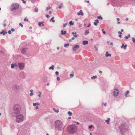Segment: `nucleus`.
I'll use <instances>...</instances> for the list:
<instances>
[{
    "label": "nucleus",
    "instance_id": "f257e3e1",
    "mask_svg": "<svg viewBox=\"0 0 135 135\" xmlns=\"http://www.w3.org/2000/svg\"><path fill=\"white\" fill-rule=\"evenodd\" d=\"M67 130L68 132L70 134H74L77 130L76 126L75 124L69 125L68 126Z\"/></svg>",
    "mask_w": 135,
    "mask_h": 135
},
{
    "label": "nucleus",
    "instance_id": "f03ea898",
    "mask_svg": "<svg viewBox=\"0 0 135 135\" xmlns=\"http://www.w3.org/2000/svg\"><path fill=\"white\" fill-rule=\"evenodd\" d=\"M13 112L12 113V115L15 117L17 115L20 113V110L21 109L20 106L18 105H15L13 106Z\"/></svg>",
    "mask_w": 135,
    "mask_h": 135
},
{
    "label": "nucleus",
    "instance_id": "7ed1b4c3",
    "mask_svg": "<svg viewBox=\"0 0 135 135\" xmlns=\"http://www.w3.org/2000/svg\"><path fill=\"white\" fill-rule=\"evenodd\" d=\"M55 126L59 130H61L63 129L64 125L62 122L59 120H56L55 123Z\"/></svg>",
    "mask_w": 135,
    "mask_h": 135
},
{
    "label": "nucleus",
    "instance_id": "20e7f679",
    "mask_svg": "<svg viewBox=\"0 0 135 135\" xmlns=\"http://www.w3.org/2000/svg\"><path fill=\"white\" fill-rule=\"evenodd\" d=\"M16 119V121L18 123H20L23 121L24 119V117L23 115L21 114L17 115Z\"/></svg>",
    "mask_w": 135,
    "mask_h": 135
},
{
    "label": "nucleus",
    "instance_id": "39448f33",
    "mask_svg": "<svg viewBox=\"0 0 135 135\" xmlns=\"http://www.w3.org/2000/svg\"><path fill=\"white\" fill-rule=\"evenodd\" d=\"M20 87L18 85L15 84L12 86V90L16 93H18L20 91Z\"/></svg>",
    "mask_w": 135,
    "mask_h": 135
},
{
    "label": "nucleus",
    "instance_id": "423d86ee",
    "mask_svg": "<svg viewBox=\"0 0 135 135\" xmlns=\"http://www.w3.org/2000/svg\"><path fill=\"white\" fill-rule=\"evenodd\" d=\"M19 5L18 3H14L12 5L10 8V9L11 11H13L17 9L19 7Z\"/></svg>",
    "mask_w": 135,
    "mask_h": 135
},
{
    "label": "nucleus",
    "instance_id": "0eeeda50",
    "mask_svg": "<svg viewBox=\"0 0 135 135\" xmlns=\"http://www.w3.org/2000/svg\"><path fill=\"white\" fill-rule=\"evenodd\" d=\"M18 65L20 69L21 70L23 69L24 68L25 65L23 63L19 62L18 64Z\"/></svg>",
    "mask_w": 135,
    "mask_h": 135
},
{
    "label": "nucleus",
    "instance_id": "6e6552de",
    "mask_svg": "<svg viewBox=\"0 0 135 135\" xmlns=\"http://www.w3.org/2000/svg\"><path fill=\"white\" fill-rule=\"evenodd\" d=\"M119 94L118 90V89H115L114 90L113 95L115 97H117Z\"/></svg>",
    "mask_w": 135,
    "mask_h": 135
},
{
    "label": "nucleus",
    "instance_id": "1a4fd4ad",
    "mask_svg": "<svg viewBox=\"0 0 135 135\" xmlns=\"http://www.w3.org/2000/svg\"><path fill=\"white\" fill-rule=\"evenodd\" d=\"M27 49V48H23L21 50V52L22 54H25L26 52Z\"/></svg>",
    "mask_w": 135,
    "mask_h": 135
},
{
    "label": "nucleus",
    "instance_id": "9d476101",
    "mask_svg": "<svg viewBox=\"0 0 135 135\" xmlns=\"http://www.w3.org/2000/svg\"><path fill=\"white\" fill-rule=\"evenodd\" d=\"M79 46L78 45H75L74 47L73 48V50L74 51H76L77 49L79 48Z\"/></svg>",
    "mask_w": 135,
    "mask_h": 135
},
{
    "label": "nucleus",
    "instance_id": "9b49d317",
    "mask_svg": "<svg viewBox=\"0 0 135 135\" xmlns=\"http://www.w3.org/2000/svg\"><path fill=\"white\" fill-rule=\"evenodd\" d=\"M127 46V45H124V44H122V45L120 47L122 49L123 48L124 49H126V48Z\"/></svg>",
    "mask_w": 135,
    "mask_h": 135
},
{
    "label": "nucleus",
    "instance_id": "f8f14e48",
    "mask_svg": "<svg viewBox=\"0 0 135 135\" xmlns=\"http://www.w3.org/2000/svg\"><path fill=\"white\" fill-rule=\"evenodd\" d=\"M42 81L44 82H46L47 80V78L46 76H44L42 79Z\"/></svg>",
    "mask_w": 135,
    "mask_h": 135
},
{
    "label": "nucleus",
    "instance_id": "ddd939ff",
    "mask_svg": "<svg viewBox=\"0 0 135 135\" xmlns=\"http://www.w3.org/2000/svg\"><path fill=\"white\" fill-rule=\"evenodd\" d=\"M77 15H78L79 16L80 15L81 16H83L84 15V13L83 12V11L81 10L78 13Z\"/></svg>",
    "mask_w": 135,
    "mask_h": 135
},
{
    "label": "nucleus",
    "instance_id": "4468645a",
    "mask_svg": "<svg viewBox=\"0 0 135 135\" xmlns=\"http://www.w3.org/2000/svg\"><path fill=\"white\" fill-rule=\"evenodd\" d=\"M95 22L94 23V24L95 26H97L98 25V23H99V20L98 19H96L95 20Z\"/></svg>",
    "mask_w": 135,
    "mask_h": 135
},
{
    "label": "nucleus",
    "instance_id": "2eb2a0df",
    "mask_svg": "<svg viewBox=\"0 0 135 135\" xmlns=\"http://www.w3.org/2000/svg\"><path fill=\"white\" fill-rule=\"evenodd\" d=\"M66 33V31H64L63 30H62L61 31V33L62 35H64Z\"/></svg>",
    "mask_w": 135,
    "mask_h": 135
},
{
    "label": "nucleus",
    "instance_id": "dca6fc26",
    "mask_svg": "<svg viewBox=\"0 0 135 135\" xmlns=\"http://www.w3.org/2000/svg\"><path fill=\"white\" fill-rule=\"evenodd\" d=\"M106 54L105 55V56L106 57H108V56H111V54H109L108 53V51L106 52Z\"/></svg>",
    "mask_w": 135,
    "mask_h": 135
},
{
    "label": "nucleus",
    "instance_id": "f3484780",
    "mask_svg": "<svg viewBox=\"0 0 135 135\" xmlns=\"http://www.w3.org/2000/svg\"><path fill=\"white\" fill-rule=\"evenodd\" d=\"M89 33V30H86L85 31V33L84 34L85 35H87Z\"/></svg>",
    "mask_w": 135,
    "mask_h": 135
},
{
    "label": "nucleus",
    "instance_id": "a211bd4d",
    "mask_svg": "<svg viewBox=\"0 0 135 135\" xmlns=\"http://www.w3.org/2000/svg\"><path fill=\"white\" fill-rule=\"evenodd\" d=\"M88 42L87 41H84L83 42V45H85L86 44H88Z\"/></svg>",
    "mask_w": 135,
    "mask_h": 135
},
{
    "label": "nucleus",
    "instance_id": "6ab92c4d",
    "mask_svg": "<svg viewBox=\"0 0 135 135\" xmlns=\"http://www.w3.org/2000/svg\"><path fill=\"white\" fill-rule=\"evenodd\" d=\"M7 32L6 31H2L0 32V33L1 34H2L3 35H5L6 33H7Z\"/></svg>",
    "mask_w": 135,
    "mask_h": 135
},
{
    "label": "nucleus",
    "instance_id": "aec40b11",
    "mask_svg": "<svg viewBox=\"0 0 135 135\" xmlns=\"http://www.w3.org/2000/svg\"><path fill=\"white\" fill-rule=\"evenodd\" d=\"M110 119L109 118H108L107 120H105V122L107 123V124H109V121Z\"/></svg>",
    "mask_w": 135,
    "mask_h": 135
},
{
    "label": "nucleus",
    "instance_id": "412c9836",
    "mask_svg": "<svg viewBox=\"0 0 135 135\" xmlns=\"http://www.w3.org/2000/svg\"><path fill=\"white\" fill-rule=\"evenodd\" d=\"M54 16L52 17L51 19L50 20V21H52L53 22H55V20H54Z\"/></svg>",
    "mask_w": 135,
    "mask_h": 135
},
{
    "label": "nucleus",
    "instance_id": "4be33fe9",
    "mask_svg": "<svg viewBox=\"0 0 135 135\" xmlns=\"http://www.w3.org/2000/svg\"><path fill=\"white\" fill-rule=\"evenodd\" d=\"M54 65H52V66L50 67L49 68V69L50 70L52 69V70L54 69Z\"/></svg>",
    "mask_w": 135,
    "mask_h": 135
},
{
    "label": "nucleus",
    "instance_id": "5701e85b",
    "mask_svg": "<svg viewBox=\"0 0 135 135\" xmlns=\"http://www.w3.org/2000/svg\"><path fill=\"white\" fill-rule=\"evenodd\" d=\"M129 90L127 91L126 93L125 94V95L126 97L127 96V95L129 93Z\"/></svg>",
    "mask_w": 135,
    "mask_h": 135
},
{
    "label": "nucleus",
    "instance_id": "b1692460",
    "mask_svg": "<svg viewBox=\"0 0 135 135\" xmlns=\"http://www.w3.org/2000/svg\"><path fill=\"white\" fill-rule=\"evenodd\" d=\"M130 34H128V35L127 36H126L125 37V38L126 39H128V38H129L130 37Z\"/></svg>",
    "mask_w": 135,
    "mask_h": 135
},
{
    "label": "nucleus",
    "instance_id": "393cba45",
    "mask_svg": "<svg viewBox=\"0 0 135 135\" xmlns=\"http://www.w3.org/2000/svg\"><path fill=\"white\" fill-rule=\"evenodd\" d=\"M69 23L70 26L73 25L74 24V23L72 21H70L69 22Z\"/></svg>",
    "mask_w": 135,
    "mask_h": 135
},
{
    "label": "nucleus",
    "instance_id": "a878e982",
    "mask_svg": "<svg viewBox=\"0 0 135 135\" xmlns=\"http://www.w3.org/2000/svg\"><path fill=\"white\" fill-rule=\"evenodd\" d=\"M68 113L69 115L70 116H72L73 114L70 111L68 112Z\"/></svg>",
    "mask_w": 135,
    "mask_h": 135
},
{
    "label": "nucleus",
    "instance_id": "bb28decb",
    "mask_svg": "<svg viewBox=\"0 0 135 135\" xmlns=\"http://www.w3.org/2000/svg\"><path fill=\"white\" fill-rule=\"evenodd\" d=\"M74 39H75L74 37H73L71 39L69 40V41L70 42H71L72 41V40H74Z\"/></svg>",
    "mask_w": 135,
    "mask_h": 135
},
{
    "label": "nucleus",
    "instance_id": "cd10ccee",
    "mask_svg": "<svg viewBox=\"0 0 135 135\" xmlns=\"http://www.w3.org/2000/svg\"><path fill=\"white\" fill-rule=\"evenodd\" d=\"M13 64H14V67H15L16 68H17V67L18 66V65L16 63H15Z\"/></svg>",
    "mask_w": 135,
    "mask_h": 135
},
{
    "label": "nucleus",
    "instance_id": "c85d7f7f",
    "mask_svg": "<svg viewBox=\"0 0 135 135\" xmlns=\"http://www.w3.org/2000/svg\"><path fill=\"white\" fill-rule=\"evenodd\" d=\"M97 78V76H94L91 77V79H96Z\"/></svg>",
    "mask_w": 135,
    "mask_h": 135
},
{
    "label": "nucleus",
    "instance_id": "c756f323",
    "mask_svg": "<svg viewBox=\"0 0 135 135\" xmlns=\"http://www.w3.org/2000/svg\"><path fill=\"white\" fill-rule=\"evenodd\" d=\"M53 110L54 111V112H55L58 113L59 112L58 110H55V108H54L53 109Z\"/></svg>",
    "mask_w": 135,
    "mask_h": 135
},
{
    "label": "nucleus",
    "instance_id": "7c9ffc66",
    "mask_svg": "<svg viewBox=\"0 0 135 135\" xmlns=\"http://www.w3.org/2000/svg\"><path fill=\"white\" fill-rule=\"evenodd\" d=\"M97 18L99 19H101V20H102L103 18H102V17L101 16H97Z\"/></svg>",
    "mask_w": 135,
    "mask_h": 135
},
{
    "label": "nucleus",
    "instance_id": "2f4dec72",
    "mask_svg": "<svg viewBox=\"0 0 135 135\" xmlns=\"http://www.w3.org/2000/svg\"><path fill=\"white\" fill-rule=\"evenodd\" d=\"M94 47L95 49V50L97 51L98 50V49L97 47L96 46V45H94Z\"/></svg>",
    "mask_w": 135,
    "mask_h": 135
},
{
    "label": "nucleus",
    "instance_id": "473e14b6",
    "mask_svg": "<svg viewBox=\"0 0 135 135\" xmlns=\"http://www.w3.org/2000/svg\"><path fill=\"white\" fill-rule=\"evenodd\" d=\"M69 46V44H65L64 45V46L65 47H66L67 46Z\"/></svg>",
    "mask_w": 135,
    "mask_h": 135
},
{
    "label": "nucleus",
    "instance_id": "72a5a7b5",
    "mask_svg": "<svg viewBox=\"0 0 135 135\" xmlns=\"http://www.w3.org/2000/svg\"><path fill=\"white\" fill-rule=\"evenodd\" d=\"M11 68L12 69H13L14 68V66L13 64H11Z\"/></svg>",
    "mask_w": 135,
    "mask_h": 135
},
{
    "label": "nucleus",
    "instance_id": "f704fd0d",
    "mask_svg": "<svg viewBox=\"0 0 135 135\" xmlns=\"http://www.w3.org/2000/svg\"><path fill=\"white\" fill-rule=\"evenodd\" d=\"M34 9H35V12H38V9L37 8H35Z\"/></svg>",
    "mask_w": 135,
    "mask_h": 135
},
{
    "label": "nucleus",
    "instance_id": "c9c22d12",
    "mask_svg": "<svg viewBox=\"0 0 135 135\" xmlns=\"http://www.w3.org/2000/svg\"><path fill=\"white\" fill-rule=\"evenodd\" d=\"M132 40L135 43V39L134 38V37H132Z\"/></svg>",
    "mask_w": 135,
    "mask_h": 135
},
{
    "label": "nucleus",
    "instance_id": "e433bc0d",
    "mask_svg": "<svg viewBox=\"0 0 135 135\" xmlns=\"http://www.w3.org/2000/svg\"><path fill=\"white\" fill-rule=\"evenodd\" d=\"M44 22H39L38 23V25L39 26H41V24L42 23H43Z\"/></svg>",
    "mask_w": 135,
    "mask_h": 135
},
{
    "label": "nucleus",
    "instance_id": "4c0bfd02",
    "mask_svg": "<svg viewBox=\"0 0 135 135\" xmlns=\"http://www.w3.org/2000/svg\"><path fill=\"white\" fill-rule=\"evenodd\" d=\"M51 9V7L50 6H49V7H47L46 8V9L47 10H48L49 9Z\"/></svg>",
    "mask_w": 135,
    "mask_h": 135
},
{
    "label": "nucleus",
    "instance_id": "58836bf2",
    "mask_svg": "<svg viewBox=\"0 0 135 135\" xmlns=\"http://www.w3.org/2000/svg\"><path fill=\"white\" fill-rule=\"evenodd\" d=\"M102 31L103 32V34H105L106 33V32L105 31H104V29H102Z\"/></svg>",
    "mask_w": 135,
    "mask_h": 135
},
{
    "label": "nucleus",
    "instance_id": "ea45409f",
    "mask_svg": "<svg viewBox=\"0 0 135 135\" xmlns=\"http://www.w3.org/2000/svg\"><path fill=\"white\" fill-rule=\"evenodd\" d=\"M67 25V23H66L65 24H63V26L64 27H65Z\"/></svg>",
    "mask_w": 135,
    "mask_h": 135
},
{
    "label": "nucleus",
    "instance_id": "a19ab883",
    "mask_svg": "<svg viewBox=\"0 0 135 135\" xmlns=\"http://www.w3.org/2000/svg\"><path fill=\"white\" fill-rule=\"evenodd\" d=\"M21 1H22L23 3L24 4H25L26 3V2L25 1H24V0H21Z\"/></svg>",
    "mask_w": 135,
    "mask_h": 135
},
{
    "label": "nucleus",
    "instance_id": "79ce46f5",
    "mask_svg": "<svg viewBox=\"0 0 135 135\" xmlns=\"http://www.w3.org/2000/svg\"><path fill=\"white\" fill-rule=\"evenodd\" d=\"M24 21H25V22L26 21H28V19H26V18H25L24 19Z\"/></svg>",
    "mask_w": 135,
    "mask_h": 135
},
{
    "label": "nucleus",
    "instance_id": "37998d69",
    "mask_svg": "<svg viewBox=\"0 0 135 135\" xmlns=\"http://www.w3.org/2000/svg\"><path fill=\"white\" fill-rule=\"evenodd\" d=\"M11 31L12 32H14L15 31V29L14 28H12L11 29Z\"/></svg>",
    "mask_w": 135,
    "mask_h": 135
},
{
    "label": "nucleus",
    "instance_id": "c03bdc74",
    "mask_svg": "<svg viewBox=\"0 0 135 135\" xmlns=\"http://www.w3.org/2000/svg\"><path fill=\"white\" fill-rule=\"evenodd\" d=\"M19 25L20 26H21V27H23V25L21 23H20L19 24Z\"/></svg>",
    "mask_w": 135,
    "mask_h": 135
},
{
    "label": "nucleus",
    "instance_id": "a18cd8bd",
    "mask_svg": "<svg viewBox=\"0 0 135 135\" xmlns=\"http://www.w3.org/2000/svg\"><path fill=\"white\" fill-rule=\"evenodd\" d=\"M93 126L92 125H90V126L89 127V128H90V129H91L92 128V127H93Z\"/></svg>",
    "mask_w": 135,
    "mask_h": 135
},
{
    "label": "nucleus",
    "instance_id": "49530a36",
    "mask_svg": "<svg viewBox=\"0 0 135 135\" xmlns=\"http://www.w3.org/2000/svg\"><path fill=\"white\" fill-rule=\"evenodd\" d=\"M8 33L9 34H11L12 33L11 30H9L8 31Z\"/></svg>",
    "mask_w": 135,
    "mask_h": 135
},
{
    "label": "nucleus",
    "instance_id": "de8ad7c7",
    "mask_svg": "<svg viewBox=\"0 0 135 135\" xmlns=\"http://www.w3.org/2000/svg\"><path fill=\"white\" fill-rule=\"evenodd\" d=\"M57 79L58 81H59L60 80V78L59 77H57Z\"/></svg>",
    "mask_w": 135,
    "mask_h": 135
},
{
    "label": "nucleus",
    "instance_id": "09e8293b",
    "mask_svg": "<svg viewBox=\"0 0 135 135\" xmlns=\"http://www.w3.org/2000/svg\"><path fill=\"white\" fill-rule=\"evenodd\" d=\"M74 76V75L73 74H71L70 75V76L71 77H73Z\"/></svg>",
    "mask_w": 135,
    "mask_h": 135
},
{
    "label": "nucleus",
    "instance_id": "8fccbe9b",
    "mask_svg": "<svg viewBox=\"0 0 135 135\" xmlns=\"http://www.w3.org/2000/svg\"><path fill=\"white\" fill-rule=\"evenodd\" d=\"M55 74L56 75H58L59 74V72L58 71H56L55 72Z\"/></svg>",
    "mask_w": 135,
    "mask_h": 135
},
{
    "label": "nucleus",
    "instance_id": "3c124183",
    "mask_svg": "<svg viewBox=\"0 0 135 135\" xmlns=\"http://www.w3.org/2000/svg\"><path fill=\"white\" fill-rule=\"evenodd\" d=\"M36 105H37V104L36 103H34L33 104V105L34 106H36Z\"/></svg>",
    "mask_w": 135,
    "mask_h": 135
},
{
    "label": "nucleus",
    "instance_id": "603ef678",
    "mask_svg": "<svg viewBox=\"0 0 135 135\" xmlns=\"http://www.w3.org/2000/svg\"><path fill=\"white\" fill-rule=\"evenodd\" d=\"M87 3H89V5H91V3H89V1H87Z\"/></svg>",
    "mask_w": 135,
    "mask_h": 135
},
{
    "label": "nucleus",
    "instance_id": "864d4df0",
    "mask_svg": "<svg viewBox=\"0 0 135 135\" xmlns=\"http://www.w3.org/2000/svg\"><path fill=\"white\" fill-rule=\"evenodd\" d=\"M74 37H77L78 36V35L75 34V35H74Z\"/></svg>",
    "mask_w": 135,
    "mask_h": 135
},
{
    "label": "nucleus",
    "instance_id": "5fc2aeb1",
    "mask_svg": "<svg viewBox=\"0 0 135 135\" xmlns=\"http://www.w3.org/2000/svg\"><path fill=\"white\" fill-rule=\"evenodd\" d=\"M46 17H47V18H49V17H50V16L49 15H46Z\"/></svg>",
    "mask_w": 135,
    "mask_h": 135
},
{
    "label": "nucleus",
    "instance_id": "6e6d98bb",
    "mask_svg": "<svg viewBox=\"0 0 135 135\" xmlns=\"http://www.w3.org/2000/svg\"><path fill=\"white\" fill-rule=\"evenodd\" d=\"M118 34H121L122 33V32H120V31H118Z\"/></svg>",
    "mask_w": 135,
    "mask_h": 135
},
{
    "label": "nucleus",
    "instance_id": "4d7b16f0",
    "mask_svg": "<svg viewBox=\"0 0 135 135\" xmlns=\"http://www.w3.org/2000/svg\"><path fill=\"white\" fill-rule=\"evenodd\" d=\"M30 91L31 93H32L33 92V90L31 89L30 90Z\"/></svg>",
    "mask_w": 135,
    "mask_h": 135
},
{
    "label": "nucleus",
    "instance_id": "13d9d810",
    "mask_svg": "<svg viewBox=\"0 0 135 135\" xmlns=\"http://www.w3.org/2000/svg\"><path fill=\"white\" fill-rule=\"evenodd\" d=\"M119 37L120 38H121L122 37V35L121 34H120L119 35Z\"/></svg>",
    "mask_w": 135,
    "mask_h": 135
},
{
    "label": "nucleus",
    "instance_id": "bf43d9fd",
    "mask_svg": "<svg viewBox=\"0 0 135 135\" xmlns=\"http://www.w3.org/2000/svg\"><path fill=\"white\" fill-rule=\"evenodd\" d=\"M91 25H90V23H89V25L87 26V27H89Z\"/></svg>",
    "mask_w": 135,
    "mask_h": 135
},
{
    "label": "nucleus",
    "instance_id": "052dcab7",
    "mask_svg": "<svg viewBox=\"0 0 135 135\" xmlns=\"http://www.w3.org/2000/svg\"><path fill=\"white\" fill-rule=\"evenodd\" d=\"M123 31H124V30L123 29H121V31L122 32H123Z\"/></svg>",
    "mask_w": 135,
    "mask_h": 135
},
{
    "label": "nucleus",
    "instance_id": "680f3d73",
    "mask_svg": "<svg viewBox=\"0 0 135 135\" xmlns=\"http://www.w3.org/2000/svg\"><path fill=\"white\" fill-rule=\"evenodd\" d=\"M107 105V104L106 103H105L104 104V105L105 106H106Z\"/></svg>",
    "mask_w": 135,
    "mask_h": 135
},
{
    "label": "nucleus",
    "instance_id": "e2e57ef3",
    "mask_svg": "<svg viewBox=\"0 0 135 135\" xmlns=\"http://www.w3.org/2000/svg\"><path fill=\"white\" fill-rule=\"evenodd\" d=\"M33 93H30V95L31 96H32L33 95Z\"/></svg>",
    "mask_w": 135,
    "mask_h": 135
},
{
    "label": "nucleus",
    "instance_id": "0e129e2a",
    "mask_svg": "<svg viewBox=\"0 0 135 135\" xmlns=\"http://www.w3.org/2000/svg\"><path fill=\"white\" fill-rule=\"evenodd\" d=\"M117 20L118 21H119V20H120V19L118 18H117Z\"/></svg>",
    "mask_w": 135,
    "mask_h": 135
},
{
    "label": "nucleus",
    "instance_id": "69168bd1",
    "mask_svg": "<svg viewBox=\"0 0 135 135\" xmlns=\"http://www.w3.org/2000/svg\"><path fill=\"white\" fill-rule=\"evenodd\" d=\"M59 8L61 9V7H61V5H60V6H59Z\"/></svg>",
    "mask_w": 135,
    "mask_h": 135
},
{
    "label": "nucleus",
    "instance_id": "338daca9",
    "mask_svg": "<svg viewBox=\"0 0 135 135\" xmlns=\"http://www.w3.org/2000/svg\"><path fill=\"white\" fill-rule=\"evenodd\" d=\"M110 44L111 45H113V43L112 42H110Z\"/></svg>",
    "mask_w": 135,
    "mask_h": 135
},
{
    "label": "nucleus",
    "instance_id": "774afa93",
    "mask_svg": "<svg viewBox=\"0 0 135 135\" xmlns=\"http://www.w3.org/2000/svg\"><path fill=\"white\" fill-rule=\"evenodd\" d=\"M99 73L100 74H102V72L101 71H99Z\"/></svg>",
    "mask_w": 135,
    "mask_h": 135
}]
</instances>
